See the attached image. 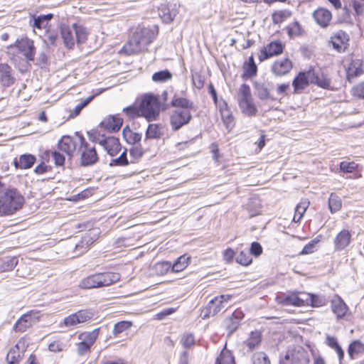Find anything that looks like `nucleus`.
Returning a JSON list of instances; mask_svg holds the SVG:
<instances>
[{"instance_id":"nucleus-1","label":"nucleus","mask_w":364,"mask_h":364,"mask_svg":"<svg viewBox=\"0 0 364 364\" xmlns=\"http://www.w3.org/2000/svg\"><path fill=\"white\" fill-rule=\"evenodd\" d=\"M25 200L16 188H4L0 193V217L9 216L22 208Z\"/></svg>"},{"instance_id":"nucleus-2","label":"nucleus","mask_w":364,"mask_h":364,"mask_svg":"<svg viewBox=\"0 0 364 364\" xmlns=\"http://www.w3.org/2000/svg\"><path fill=\"white\" fill-rule=\"evenodd\" d=\"M154 31L149 28L136 29L132 35L128 42L124 45L123 50L127 55L140 53L148 46L155 38Z\"/></svg>"},{"instance_id":"nucleus-3","label":"nucleus","mask_w":364,"mask_h":364,"mask_svg":"<svg viewBox=\"0 0 364 364\" xmlns=\"http://www.w3.org/2000/svg\"><path fill=\"white\" fill-rule=\"evenodd\" d=\"M120 280V274L114 272H96L82 278L78 284L82 289L107 287Z\"/></svg>"},{"instance_id":"nucleus-4","label":"nucleus","mask_w":364,"mask_h":364,"mask_svg":"<svg viewBox=\"0 0 364 364\" xmlns=\"http://www.w3.org/2000/svg\"><path fill=\"white\" fill-rule=\"evenodd\" d=\"M141 114L148 122L156 120L162 109L159 95L152 93L143 95L140 98Z\"/></svg>"},{"instance_id":"nucleus-5","label":"nucleus","mask_w":364,"mask_h":364,"mask_svg":"<svg viewBox=\"0 0 364 364\" xmlns=\"http://www.w3.org/2000/svg\"><path fill=\"white\" fill-rule=\"evenodd\" d=\"M239 107L245 115L254 117L257 113V108L252 95L251 88L247 84H242L237 92Z\"/></svg>"},{"instance_id":"nucleus-6","label":"nucleus","mask_w":364,"mask_h":364,"mask_svg":"<svg viewBox=\"0 0 364 364\" xmlns=\"http://www.w3.org/2000/svg\"><path fill=\"white\" fill-rule=\"evenodd\" d=\"M80 161L84 166H92L99 161L95 146L89 142L82 134H78V148Z\"/></svg>"},{"instance_id":"nucleus-7","label":"nucleus","mask_w":364,"mask_h":364,"mask_svg":"<svg viewBox=\"0 0 364 364\" xmlns=\"http://www.w3.org/2000/svg\"><path fill=\"white\" fill-rule=\"evenodd\" d=\"M101 332V328H97L91 331L80 332L76 343L77 352L79 355H85L91 351L92 347L97 340Z\"/></svg>"},{"instance_id":"nucleus-8","label":"nucleus","mask_w":364,"mask_h":364,"mask_svg":"<svg viewBox=\"0 0 364 364\" xmlns=\"http://www.w3.org/2000/svg\"><path fill=\"white\" fill-rule=\"evenodd\" d=\"M232 298V295L231 294H221L215 296L202 309L201 314H203V318H205L216 316L225 308V304L230 301Z\"/></svg>"},{"instance_id":"nucleus-9","label":"nucleus","mask_w":364,"mask_h":364,"mask_svg":"<svg viewBox=\"0 0 364 364\" xmlns=\"http://www.w3.org/2000/svg\"><path fill=\"white\" fill-rule=\"evenodd\" d=\"M41 318L40 311L31 310L23 314L14 324L13 331L16 333H24L32 328Z\"/></svg>"},{"instance_id":"nucleus-10","label":"nucleus","mask_w":364,"mask_h":364,"mask_svg":"<svg viewBox=\"0 0 364 364\" xmlns=\"http://www.w3.org/2000/svg\"><path fill=\"white\" fill-rule=\"evenodd\" d=\"M127 149H124V151L120 156L116 159H113L110 161L109 165L111 166H126L129 164V161L127 158ZM129 154L132 159L130 163L134 164L139 161V159L144 155V150L141 144L133 145L129 149Z\"/></svg>"},{"instance_id":"nucleus-11","label":"nucleus","mask_w":364,"mask_h":364,"mask_svg":"<svg viewBox=\"0 0 364 364\" xmlns=\"http://www.w3.org/2000/svg\"><path fill=\"white\" fill-rule=\"evenodd\" d=\"M304 291H291L282 293L277 296L276 301L282 306H293L296 307L306 306L307 299H304Z\"/></svg>"},{"instance_id":"nucleus-12","label":"nucleus","mask_w":364,"mask_h":364,"mask_svg":"<svg viewBox=\"0 0 364 364\" xmlns=\"http://www.w3.org/2000/svg\"><path fill=\"white\" fill-rule=\"evenodd\" d=\"M285 48V43L282 41H271L260 49L258 59L260 62H263L273 57L279 56L284 53Z\"/></svg>"},{"instance_id":"nucleus-13","label":"nucleus","mask_w":364,"mask_h":364,"mask_svg":"<svg viewBox=\"0 0 364 364\" xmlns=\"http://www.w3.org/2000/svg\"><path fill=\"white\" fill-rule=\"evenodd\" d=\"M190 262L191 257L183 255L173 264H171L170 262H161L156 264V268L159 270L161 274H166L169 269L172 272L178 273L183 271Z\"/></svg>"},{"instance_id":"nucleus-14","label":"nucleus","mask_w":364,"mask_h":364,"mask_svg":"<svg viewBox=\"0 0 364 364\" xmlns=\"http://www.w3.org/2000/svg\"><path fill=\"white\" fill-rule=\"evenodd\" d=\"M328 43L338 53H344L350 46V36L346 31L338 30L332 33Z\"/></svg>"},{"instance_id":"nucleus-15","label":"nucleus","mask_w":364,"mask_h":364,"mask_svg":"<svg viewBox=\"0 0 364 364\" xmlns=\"http://www.w3.org/2000/svg\"><path fill=\"white\" fill-rule=\"evenodd\" d=\"M192 119L191 111L188 109H175L170 114V125L172 130L178 131L188 124Z\"/></svg>"},{"instance_id":"nucleus-16","label":"nucleus","mask_w":364,"mask_h":364,"mask_svg":"<svg viewBox=\"0 0 364 364\" xmlns=\"http://www.w3.org/2000/svg\"><path fill=\"white\" fill-rule=\"evenodd\" d=\"M16 47L22 53L28 61H33L36 55V47L33 40L28 37L17 39L11 47Z\"/></svg>"},{"instance_id":"nucleus-17","label":"nucleus","mask_w":364,"mask_h":364,"mask_svg":"<svg viewBox=\"0 0 364 364\" xmlns=\"http://www.w3.org/2000/svg\"><path fill=\"white\" fill-rule=\"evenodd\" d=\"M294 68L293 61L288 57L277 59L271 65L270 70L276 77L289 75Z\"/></svg>"},{"instance_id":"nucleus-18","label":"nucleus","mask_w":364,"mask_h":364,"mask_svg":"<svg viewBox=\"0 0 364 364\" xmlns=\"http://www.w3.org/2000/svg\"><path fill=\"white\" fill-rule=\"evenodd\" d=\"M311 75H314V68L311 66L306 71H300L292 80L294 93H301L311 83Z\"/></svg>"},{"instance_id":"nucleus-19","label":"nucleus","mask_w":364,"mask_h":364,"mask_svg":"<svg viewBox=\"0 0 364 364\" xmlns=\"http://www.w3.org/2000/svg\"><path fill=\"white\" fill-rule=\"evenodd\" d=\"M309 358L304 350H288L281 358L280 364H309Z\"/></svg>"},{"instance_id":"nucleus-20","label":"nucleus","mask_w":364,"mask_h":364,"mask_svg":"<svg viewBox=\"0 0 364 364\" xmlns=\"http://www.w3.org/2000/svg\"><path fill=\"white\" fill-rule=\"evenodd\" d=\"M346 68V80L351 82L364 74L363 62L361 59L351 56Z\"/></svg>"},{"instance_id":"nucleus-21","label":"nucleus","mask_w":364,"mask_h":364,"mask_svg":"<svg viewBox=\"0 0 364 364\" xmlns=\"http://www.w3.org/2000/svg\"><path fill=\"white\" fill-rule=\"evenodd\" d=\"M216 107L219 110L221 119L226 129L228 132L232 131L235 127L236 122L235 117L228 102L225 100H221Z\"/></svg>"},{"instance_id":"nucleus-22","label":"nucleus","mask_w":364,"mask_h":364,"mask_svg":"<svg viewBox=\"0 0 364 364\" xmlns=\"http://www.w3.org/2000/svg\"><path fill=\"white\" fill-rule=\"evenodd\" d=\"M244 317L243 311L241 309H237L230 316L224 319L223 327L230 334H232L238 328Z\"/></svg>"},{"instance_id":"nucleus-23","label":"nucleus","mask_w":364,"mask_h":364,"mask_svg":"<svg viewBox=\"0 0 364 364\" xmlns=\"http://www.w3.org/2000/svg\"><path fill=\"white\" fill-rule=\"evenodd\" d=\"M352 233L348 229L339 231L333 239V247L336 252L346 250L352 242Z\"/></svg>"},{"instance_id":"nucleus-24","label":"nucleus","mask_w":364,"mask_h":364,"mask_svg":"<svg viewBox=\"0 0 364 364\" xmlns=\"http://www.w3.org/2000/svg\"><path fill=\"white\" fill-rule=\"evenodd\" d=\"M102 137L103 138L99 141V144L103 147L109 156H114L117 155L122 149L119 139L115 136H102Z\"/></svg>"},{"instance_id":"nucleus-25","label":"nucleus","mask_w":364,"mask_h":364,"mask_svg":"<svg viewBox=\"0 0 364 364\" xmlns=\"http://www.w3.org/2000/svg\"><path fill=\"white\" fill-rule=\"evenodd\" d=\"M78 146V140L69 135H64L58 142V149L71 158Z\"/></svg>"},{"instance_id":"nucleus-26","label":"nucleus","mask_w":364,"mask_h":364,"mask_svg":"<svg viewBox=\"0 0 364 364\" xmlns=\"http://www.w3.org/2000/svg\"><path fill=\"white\" fill-rule=\"evenodd\" d=\"M123 124V119L118 115H109L100 124V127L109 133H114L119 131Z\"/></svg>"},{"instance_id":"nucleus-27","label":"nucleus","mask_w":364,"mask_h":364,"mask_svg":"<svg viewBox=\"0 0 364 364\" xmlns=\"http://www.w3.org/2000/svg\"><path fill=\"white\" fill-rule=\"evenodd\" d=\"M316 23L321 28L328 26L332 20V13L324 7L317 8L312 14Z\"/></svg>"},{"instance_id":"nucleus-28","label":"nucleus","mask_w":364,"mask_h":364,"mask_svg":"<svg viewBox=\"0 0 364 364\" xmlns=\"http://www.w3.org/2000/svg\"><path fill=\"white\" fill-rule=\"evenodd\" d=\"M331 307L337 318H343L347 316L349 309L341 296L336 295L331 301Z\"/></svg>"},{"instance_id":"nucleus-29","label":"nucleus","mask_w":364,"mask_h":364,"mask_svg":"<svg viewBox=\"0 0 364 364\" xmlns=\"http://www.w3.org/2000/svg\"><path fill=\"white\" fill-rule=\"evenodd\" d=\"M12 68L6 63H0V82L4 87H9L14 84Z\"/></svg>"},{"instance_id":"nucleus-30","label":"nucleus","mask_w":364,"mask_h":364,"mask_svg":"<svg viewBox=\"0 0 364 364\" xmlns=\"http://www.w3.org/2000/svg\"><path fill=\"white\" fill-rule=\"evenodd\" d=\"M262 340L261 331L255 330L250 333L247 338L243 342V345L247 348L248 351H252L258 348Z\"/></svg>"},{"instance_id":"nucleus-31","label":"nucleus","mask_w":364,"mask_h":364,"mask_svg":"<svg viewBox=\"0 0 364 364\" xmlns=\"http://www.w3.org/2000/svg\"><path fill=\"white\" fill-rule=\"evenodd\" d=\"M242 70L243 73L242 77L243 79H251L257 75V66L255 62L252 55L250 56L245 62H244L242 65Z\"/></svg>"},{"instance_id":"nucleus-32","label":"nucleus","mask_w":364,"mask_h":364,"mask_svg":"<svg viewBox=\"0 0 364 364\" xmlns=\"http://www.w3.org/2000/svg\"><path fill=\"white\" fill-rule=\"evenodd\" d=\"M36 161L34 155L30 154H22L14 161V165L16 168L19 169H28L31 168Z\"/></svg>"},{"instance_id":"nucleus-33","label":"nucleus","mask_w":364,"mask_h":364,"mask_svg":"<svg viewBox=\"0 0 364 364\" xmlns=\"http://www.w3.org/2000/svg\"><path fill=\"white\" fill-rule=\"evenodd\" d=\"M303 294L304 299H307L306 306H310L313 308H318L324 306L327 304V300L324 296L306 291Z\"/></svg>"},{"instance_id":"nucleus-34","label":"nucleus","mask_w":364,"mask_h":364,"mask_svg":"<svg viewBox=\"0 0 364 364\" xmlns=\"http://www.w3.org/2000/svg\"><path fill=\"white\" fill-rule=\"evenodd\" d=\"M171 106L176 108V109H188L191 111L194 106L193 102L186 97H178L174 95L171 102Z\"/></svg>"},{"instance_id":"nucleus-35","label":"nucleus","mask_w":364,"mask_h":364,"mask_svg":"<svg viewBox=\"0 0 364 364\" xmlns=\"http://www.w3.org/2000/svg\"><path fill=\"white\" fill-rule=\"evenodd\" d=\"M60 34L64 45L68 49H71L75 46V38L73 31L68 26H63L60 28Z\"/></svg>"},{"instance_id":"nucleus-36","label":"nucleus","mask_w":364,"mask_h":364,"mask_svg":"<svg viewBox=\"0 0 364 364\" xmlns=\"http://www.w3.org/2000/svg\"><path fill=\"white\" fill-rule=\"evenodd\" d=\"M122 134L125 141L129 144H139L141 139V134L134 132L128 126L123 129Z\"/></svg>"},{"instance_id":"nucleus-37","label":"nucleus","mask_w":364,"mask_h":364,"mask_svg":"<svg viewBox=\"0 0 364 364\" xmlns=\"http://www.w3.org/2000/svg\"><path fill=\"white\" fill-rule=\"evenodd\" d=\"M348 353L350 359H355L360 354L364 353V343L360 340H354L348 347Z\"/></svg>"},{"instance_id":"nucleus-38","label":"nucleus","mask_w":364,"mask_h":364,"mask_svg":"<svg viewBox=\"0 0 364 364\" xmlns=\"http://www.w3.org/2000/svg\"><path fill=\"white\" fill-rule=\"evenodd\" d=\"M215 364H236L232 353L227 348L226 345L217 357Z\"/></svg>"},{"instance_id":"nucleus-39","label":"nucleus","mask_w":364,"mask_h":364,"mask_svg":"<svg viewBox=\"0 0 364 364\" xmlns=\"http://www.w3.org/2000/svg\"><path fill=\"white\" fill-rule=\"evenodd\" d=\"M311 84L316 85L324 89H328L331 85V80L323 73H316L314 69V75H311Z\"/></svg>"},{"instance_id":"nucleus-40","label":"nucleus","mask_w":364,"mask_h":364,"mask_svg":"<svg viewBox=\"0 0 364 364\" xmlns=\"http://www.w3.org/2000/svg\"><path fill=\"white\" fill-rule=\"evenodd\" d=\"M164 135V127L161 124H150L146 131V138L160 139Z\"/></svg>"},{"instance_id":"nucleus-41","label":"nucleus","mask_w":364,"mask_h":364,"mask_svg":"<svg viewBox=\"0 0 364 364\" xmlns=\"http://www.w3.org/2000/svg\"><path fill=\"white\" fill-rule=\"evenodd\" d=\"M309 205V201L307 199H304L299 203L296 208L295 212L293 217V222L299 223L302 219L304 213H306L308 207Z\"/></svg>"},{"instance_id":"nucleus-42","label":"nucleus","mask_w":364,"mask_h":364,"mask_svg":"<svg viewBox=\"0 0 364 364\" xmlns=\"http://www.w3.org/2000/svg\"><path fill=\"white\" fill-rule=\"evenodd\" d=\"M326 341L327 346L336 352L339 360L341 361L344 358V352L340 346L338 339L334 336H327Z\"/></svg>"},{"instance_id":"nucleus-43","label":"nucleus","mask_w":364,"mask_h":364,"mask_svg":"<svg viewBox=\"0 0 364 364\" xmlns=\"http://www.w3.org/2000/svg\"><path fill=\"white\" fill-rule=\"evenodd\" d=\"M285 30L290 38L300 36L304 33V28L296 21L286 26Z\"/></svg>"},{"instance_id":"nucleus-44","label":"nucleus","mask_w":364,"mask_h":364,"mask_svg":"<svg viewBox=\"0 0 364 364\" xmlns=\"http://www.w3.org/2000/svg\"><path fill=\"white\" fill-rule=\"evenodd\" d=\"M21 355L19 352L18 343L10 348L9 350L6 360L8 364H19Z\"/></svg>"},{"instance_id":"nucleus-45","label":"nucleus","mask_w":364,"mask_h":364,"mask_svg":"<svg viewBox=\"0 0 364 364\" xmlns=\"http://www.w3.org/2000/svg\"><path fill=\"white\" fill-rule=\"evenodd\" d=\"M73 28L75 33L77 43L78 44L84 43L87 41L88 36L86 28L77 23H74Z\"/></svg>"},{"instance_id":"nucleus-46","label":"nucleus","mask_w":364,"mask_h":364,"mask_svg":"<svg viewBox=\"0 0 364 364\" xmlns=\"http://www.w3.org/2000/svg\"><path fill=\"white\" fill-rule=\"evenodd\" d=\"M252 255L247 250L240 251L235 256V261L237 263L247 267L252 263Z\"/></svg>"},{"instance_id":"nucleus-47","label":"nucleus","mask_w":364,"mask_h":364,"mask_svg":"<svg viewBox=\"0 0 364 364\" xmlns=\"http://www.w3.org/2000/svg\"><path fill=\"white\" fill-rule=\"evenodd\" d=\"M328 208L332 213L338 212L342 208V200L335 193H331L328 199Z\"/></svg>"},{"instance_id":"nucleus-48","label":"nucleus","mask_w":364,"mask_h":364,"mask_svg":"<svg viewBox=\"0 0 364 364\" xmlns=\"http://www.w3.org/2000/svg\"><path fill=\"white\" fill-rule=\"evenodd\" d=\"M133 323L129 321H121L114 324L112 333L114 337H117L122 333L131 328Z\"/></svg>"},{"instance_id":"nucleus-49","label":"nucleus","mask_w":364,"mask_h":364,"mask_svg":"<svg viewBox=\"0 0 364 364\" xmlns=\"http://www.w3.org/2000/svg\"><path fill=\"white\" fill-rule=\"evenodd\" d=\"M171 78L172 74L168 70H164L154 73L151 77L152 80L155 82H164L170 80Z\"/></svg>"},{"instance_id":"nucleus-50","label":"nucleus","mask_w":364,"mask_h":364,"mask_svg":"<svg viewBox=\"0 0 364 364\" xmlns=\"http://www.w3.org/2000/svg\"><path fill=\"white\" fill-rule=\"evenodd\" d=\"M291 15V11L287 10L277 11L272 14V21L275 24H280L289 18Z\"/></svg>"},{"instance_id":"nucleus-51","label":"nucleus","mask_w":364,"mask_h":364,"mask_svg":"<svg viewBox=\"0 0 364 364\" xmlns=\"http://www.w3.org/2000/svg\"><path fill=\"white\" fill-rule=\"evenodd\" d=\"M53 18V14H49L47 15L39 16L34 19L33 27L39 30L44 28L47 26L48 21Z\"/></svg>"},{"instance_id":"nucleus-52","label":"nucleus","mask_w":364,"mask_h":364,"mask_svg":"<svg viewBox=\"0 0 364 364\" xmlns=\"http://www.w3.org/2000/svg\"><path fill=\"white\" fill-rule=\"evenodd\" d=\"M359 164L355 161H341L339 164V169L346 173H353L358 170Z\"/></svg>"},{"instance_id":"nucleus-53","label":"nucleus","mask_w":364,"mask_h":364,"mask_svg":"<svg viewBox=\"0 0 364 364\" xmlns=\"http://www.w3.org/2000/svg\"><path fill=\"white\" fill-rule=\"evenodd\" d=\"M181 343L186 349L192 348L196 344V338L192 333H185L182 335L181 338Z\"/></svg>"},{"instance_id":"nucleus-54","label":"nucleus","mask_w":364,"mask_h":364,"mask_svg":"<svg viewBox=\"0 0 364 364\" xmlns=\"http://www.w3.org/2000/svg\"><path fill=\"white\" fill-rule=\"evenodd\" d=\"M350 93L354 99L363 100L364 102V81L354 85Z\"/></svg>"},{"instance_id":"nucleus-55","label":"nucleus","mask_w":364,"mask_h":364,"mask_svg":"<svg viewBox=\"0 0 364 364\" xmlns=\"http://www.w3.org/2000/svg\"><path fill=\"white\" fill-rule=\"evenodd\" d=\"M93 99V96H90L87 97L86 99L83 100L80 104H78L75 107L70 111V113L69 114L70 118H75L82 111V109L86 107Z\"/></svg>"},{"instance_id":"nucleus-56","label":"nucleus","mask_w":364,"mask_h":364,"mask_svg":"<svg viewBox=\"0 0 364 364\" xmlns=\"http://www.w3.org/2000/svg\"><path fill=\"white\" fill-rule=\"evenodd\" d=\"M124 113H125L129 118L134 119L136 117H142L141 114L140 105L138 106H129L123 109Z\"/></svg>"},{"instance_id":"nucleus-57","label":"nucleus","mask_w":364,"mask_h":364,"mask_svg":"<svg viewBox=\"0 0 364 364\" xmlns=\"http://www.w3.org/2000/svg\"><path fill=\"white\" fill-rule=\"evenodd\" d=\"M321 236L316 237L307 243L302 249L301 255H309L313 253L316 250V245L321 241Z\"/></svg>"},{"instance_id":"nucleus-58","label":"nucleus","mask_w":364,"mask_h":364,"mask_svg":"<svg viewBox=\"0 0 364 364\" xmlns=\"http://www.w3.org/2000/svg\"><path fill=\"white\" fill-rule=\"evenodd\" d=\"M252 364H271V363L264 352H259L253 355Z\"/></svg>"},{"instance_id":"nucleus-59","label":"nucleus","mask_w":364,"mask_h":364,"mask_svg":"<svg viewBox=\"0 0 364 364\" xmlns=\"http://www.w3.org/2000/svg\"><path fill=\"white\" fill-rule=\"evenodd\" d=\"M192 82L194 87L200 90L205 85V77L200 73L196 72L192 74Z\"/></svg>"},{"instance_id":"nucleus-60","label":"nucleus","mask_w":364,"mask_h":364,"mask_svg":"<svg viewBox=\"0 0 364 364\" xmlns=\"http://www.w3.org/2000/svg\"><path fill=\"white\" fill-rule=\"evenodd\" d=\"M75 314L80 320V321L81 322V323H85L91 320L93 317V314L87 309L79 310L76 311Z\"/></svg>"},{"instance_id":"nucleus-61","label":"nucleus","mask_w":364,"mask_h":364,"mask_svg":"<svg viewBox=\"0 0 364 364\" xmlns=\"http://www.w3.org/2000/svg\"><path fill=\"white\" fill-rule=\"evenodd\" d=\"M65 326H75L81 323L75 314H72L64 318L63 321Z\"/></svg>"},{"instance_id":"nucleus-62","label":"nucleus","mask_w":364,"mask_h":364,"mask_svg":"<svg viewBox=\"0 0 364 364\" xmlns=\"http://www.w3.org/2000/svg\"><path fill=\"white\" fill-rule=\"evenodd\" d=\"M250 252L255 257H258L262 254L263 248L258 242H253L251 244Z\"/></svg>"},{"instance_id":"nucleus-63","label":"nucleus","mask_w":364,"mask_h":364,"mask_svg":"<svg viewBox=\"0 0 364 364\" xmlns=\"http://www.w3.org/2000/svg\"><path fill=\"white\" fill-rule=\"evenodd\" d=\"M289 83H282L277 85L276 87V92L278 95L284 97L287 95V92L289 90Z\"/></svg>"},{"instance_id":"nucleus-64","label":"nucleus","mask_w":364,"mask_h":364,"mask_svg":"<svg viewBox=\"0 0 364 364\" xmlns=\"http://www.w3.org/2000/svg\"><path fill=\"white\" fill-rule=\"evenodd\" d=\"M352 7L355 13L360 16L364 12V3L360 2L358 0H351Z\"/></svg>"}]
</instances>
